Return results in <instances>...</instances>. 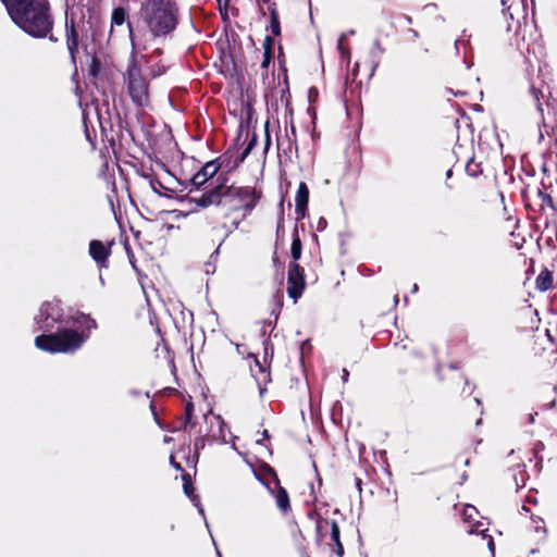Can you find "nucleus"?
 <instances>
[{"instance_id":"24","label":"nucleus","mask_w":557,"mask_h":557,"mask_svg":"<svg viewBox=\"0 0 557 557\" xmlns=\"http://www.w3.org/2000/svg\"><path fill=\"white\" fill-rule=\"evenodd\" d=\"M271 32L274 36H278L281 34L280 21L277 12L274 8L271 9Z\"/></svg>"},{"instance_id":"35","label":"nucleus","mask_w":557,"mask_h":557,"mask_svg":"<svg viewBox=\"0 0 557 557\" xmlns=\"http://www.w3.org/2000/svg\"><path fill=\"white\" fill-rule=\"evenodd\" d=\"M534 530L536 533H545L544 522L541 518L533 519Z\"/></svg>"},{"instance_id":"41","label":"nucleus","mask_w":557,"mask_h":557,"mask_svg":"<svg viewBox=\"0 0 557 557\" xmlns=\"http://www.w3.org/2000/svg\"><path fill=\"white\" fill-rule=\"evenodd\" d=\"M349 372L347 369H343L342 380L344 383L348 381Z\"/></svg>"},{"instance_id":"55","label":"nucleus","mask_w":557,"mask_h":557,"mask_svg":"<svg viewBox=\"0 0 557 557\" xmlns=\"http://www.w3.org/2000/svg\"><path fill=\"white\" fill-rule=\"evenodd\" d=\"M219 7L221 8V0H218Z\"/></svg>"},{"instance_id":"50","label":"nucleus","mask_w":557,"mask_h":557,"mask_svg":"<svg viewBox=\"0 0 557 557\" xmlns=\"http://www.w3.org/2000/svg\"><path fill=\"white\" fill-rule=\"evenodd\" d=\"M417 290H418V285H417V284H414V285L412 286V293H416Z\"/></svg>"},{"instance_id":"51","label":"nucleus","mask_w":557,"mask_h":557,"mask_svg":"<svg viewBox=\"0 0 557 557\" xmlns=\"http://www.w3.org/2000/svg\"><path fill=\"white\" fill-rule=\"evenodd\" d=\"M282 220L280 221L278 225H277V232H280V230L282 228Z\"/></svg>"},{"instance_id":"54","label":"nucleus","mask_w":557,"mask_h":557,"mask_svg":"<svg viewBox=\"0 0 557 557\" xmlns=\"http://www.w3.org/2000/svg\"><path fill=\"white\" fill-rule=\"evenodd\" d=\"M542 123L544 124V126L546 125L544 116L542 117Z\"/></svg>"},{"instance_id":"29","label":"nucleus","mask_w":557,"mask_h":557,"mask_svg":"<svg viewBox=\"0 0 557 557\" xmlns=\"http://www.w3.org/2000/svg\"><path fill=\"white\" fill-rule=\"evenodd\" d=\"M194 413V405L193 403H187L185 406V419L183 423V429L186 430L187 425L190 423Z\"/></svg>"},{"instance_id":"33","label":"nucleus","mask_w":557,"mask_h":557,"mask_svg":"<svg viewBox=\"0 0 557 557\" xmlns=\"http://www.w3.org/2000/svg\"><path fill=\"white\" fill-rule=\"evenodd\" d=\"M207 438V436H200L195 440L194 449L196 455H198L199 450L206 446Z\"/></svg>"},{"instance_id":"17","label":"nucleus","mask_w":557,"mask_h":557,"mask_svg":"<svg viewBox=\"0 0 557 557\" xmlns=\"http://www.w3.org/2000/svg\"><path fill=\"white\" fill-rule=\"evenodd\" d=\"M274 41L270 36H267L263 40V59L261 67L268 69L272 61Z\"/></svg>"},{"instance_id":"32","label":"nucleus","mask_w":557,"mask_h":557,"mask_svg":"<svg viewBox=\"0 0 557 557\" xmlns=\"http://www.w3.org/2000/svg\"><path fill=\"white\" fill-rule=\"evenodd\" d=\"M344 39H345V35L343 34V35H341V37L337 40V49L339 50L342 57H346L347 59H349V52L344 47Z\"/></svg>"},{"instance_id":"28","label":"nucleus","mask_w":557,"mask_h":557,"mask_svg":"<svg viewBox=\"0 0 557 557\" xmlns=\"http://www.w3.org/2000/svg\"><path fill=\"white\" fill-rule=\"evenodd\" d=\"M326 524L331 525V537L335 544L341 543L339 541V527L336 521H325Z\"/></svg>"},{"instance_id":"1","label":"nucleus","mask_w":557,"mask_h":557,"mask_svg":"<svg viewBox=\"0 0 557 557\" xmlns=\"http://www.w3.org/2000/svg\"><path fill=\"white\" fill-rule=\"evenodd\" d=\"M181 21L177 0H144L138 11L137 25L127 23L133 54L146 51L153 42H163L174 36Z\"/></svg>"},{"instance_id":"53","label":"nucleus","mask_w":557,"mask_h":557,"mask_svg":"<svg viewBox=\"0 0 557 557\" xmlns=\"http://www.w3.org/2000/svg\"><path fill=\"white\" fill-rule=\"evenodd\" d=\"M446 175L449 177L451 175V170H448Z\"/></svg>"},{"instance_id":"30","label":"nucleus","mask_w":557,"mask_h":557,"mask_svg":"<svg viewBox=\"0 0 557 557\" xmlns=\"http://www.w3.org/2000/svg\"><path fill=\"white\" fill-rule=\"evenodd\" d=\"M502 1V5H503V15L504 17L506 18V21L509 20H513V15L509 12L510 9H511V0H500Z\"/></svg>"},{"instance_id":"46","label":"nucleus","mask_w":557,"mask_h":557,"mask_svg":"<svg viewBox=\"0 0 557 557\" xmlns=\"http://www.w3.org/2000/svg\"><path fill=\"white\" fill-rule=\"evenodd\" d=\"M96 73H97L96 65H95V64H92V66H91V74H92V75H96Z\"/></svg>"},{"instance_id":"23","label":"nucleus","mask_w":557,"mask_h":557,"mask_svg":"<svg viewBox=\"0 0 557 557\" xmlns=\"http://www.w3.org/2000/svg\"><path fill=\"white\" fill-rule=\"evenodd\" d=\"M479 527H480V523L478 525L472 527L469 530V533L482 534L483 540L487 541L486 544H487L491 553L493 554L494 553V541H493V537L491 535L485 534L486 530H480Z\"/></svg>"},{"instance_id":"44","label":"nucleus","mask_w":557,"mask_h":557,"mask_svg":"<svg viewBox=\"0 0 557 557\" xmlns=\"http://www.w3.org/2000/svg\"><path fill=\"white\" fill-rule=\"evenodd\" d=\"M268 438H269V433H268V431H267V430H264V431L262 432V440H268Z\"/></svg>"},{"instance_id":"52","label":"nucleus","mask_w":557,"mask_h":557,"mask_svg":"<svg viewBox=\"0 0 557 557\" xmlns=\"http://www.w3.org/2000/svg\"><path fill=\"white\" fill-rule=\"evenodd\" d=\"M394 302H395V305H397V304H398V296H397V295H396V296H395V298H394Z\"/></svg>"},{"instance_id":"27","label":"nucleus","mask_w":557,"mask_h":557,"mask_svg":"<svg viewBox=\"0 0 557 557\" xmlns=\"http://www.w3.org/2000/svg\"><path fill=\"white\" fill-rule=\"evenodd\" d=\"M218 255L219 248L210 256V260L205 264V272L207 274L214 273Z\"/></svg>"},{"instance_id":"31","label":"nucleus","mask_w":557,"mask_h":557,"mask_svg":"<svg viewBox=\"0 0 557 557\" xmlns=\"http://www.w3.org/2000/svg\"><path fill=\"white\" fill-rule=\"evenodd\" d=\"M165 65L163 64H156V65H151L149 67V74L152 76V77H158L160 75H162L163 73H165Z\"/></svg>"},{"instance_id":"13","label":"nucleus","mask_w":557,"mask_h":557,"mask_svg":"<svg viewBox=\"0 0 557 557\" xmlns=\"http://www.w3.org/2000/svg\"><path fill=\"white\" fill-rule=\"evenodd\" d=\"M183 480H184V493L186 496L191 500L195 507H197L199 513L205 517V510L201 506L200 498L198 495L195 494V488L190 482V475L188 473H183Z\"/></svg>"},{"instance_id":"48","label":"nucleus","mask_w":557,"mask_h":557,"mask_svg":"<svg viewBox=\"0 0 557 557\" xmlns=\"http://www.w3.org/2000/svg\"><path fill=\"white\" fill-rule=\"evenodd\" d=\"M511 29H512V25H511V23L508 22L507 23V30L510 32Z\"/></svg>"},{"instance_id":"7","label":"nucleus","mask_w":557,"mask_h":557,"mask_svg":"<svg viewBox=\"0 0 557 557\" xmlns=\"http://www.w3.org/2000/svg\"><path fill=\"white\" fill-rule=\"evenodd\" d=\"M306 282L304 270L297 262H290L288 265L287 294L296 302L305 289Z\"/></svg>"},{"instance_id":"42","label":"nucleus","mask_w":557,"mask_h":557,"mask_svg":"<svg viewBox=\"0 0 557 557\" xmlns=\"http://www.w3.org/2000/svg\"><path fill=\"white\" fill-rule=\"evenodd\" d=\"M46 38H48L52 42H57L58 41V38L55 36H53L52 32Z\"/></svg>"},{"instance_id":"45","label":"nucleus","mask_w":557,"mask_h":557,"mask_svg":"<svg viewBox=\"0 0 557 557\" xmlns=\"http://www.w3.org/2000/svg\"><path fill=\"white\" fill-rule=\"evenodd\" d=\"M228 0H221V7L224 5V8L227 7Z\"/></svg>"},{"instance_id":"18","label":"nucleus","mask_w":557,"mask_h":557,"mask_svg":"<svg viewBox=\"0 0 557 557\" xmlns=\"http://www.w3.org/2000/svg\"><path fill=\"white\" fill-rule=\"evenodd\" d=\"M301 251H302L301 240L298 235V230L295 228L293 232V242H292V247H290V255L293 258V262H297V260L300 259Z\"/></svg>"},{"instance_id":"2","label":"nucleus","mask_w":557,"mask_h":557,"mask_svg":"<svg viewBox=\"0 0 557 557\" xmlns=\"http://www.w3.org/2000/svg\"><path fill=\"white\" fill-rule=\"evenodd\" d=\"M227 181L226 176L219 175L208 190L199 197H194L193 200L201 208L222 206L231 211L243 210V218H245L258 203L261 191L256 187L228 185Z\"/></svg>"},{"instance_id":"9","label":"nucleus","mask_w":557,"mask_h":557,"mask_svg":"<svg viewBox=\"0 0 557 557\" xmlns=\"http://www.w3.org/2000/svg\"><path fill=\"white\" fill-rule=\"evenodd\" d=\"M89 255L99 269H106L111 255V245H106L101 240H91L89 243Z\"/></svg>"},{"instance_id":"6","label":"nucleus","mask_w":557,"mask_h":557,"mask_svg":"<svg viewBox=\"0 0 557 557\" xmlns=\"http://www.w3.org/2000/svg\"><path fill=\"white\" fill-rule=\"evenodd\" d=\"M63 312L59 302H45L35 317L38 331L50 332L57 323H63Z\"/></svg>"},{"instance_id":"40","label":"nucleus","mask_w":557,"mask_h":557,"mask_svg":"<svg viewBox=\"0 0 557 557\" xmlns=\"http://www.w3.org/2000/svg\"><path fill=\"white\" fill-rule=\"evenodd\" d=\"M170 461H171V465H172L176 470H181V471H183V468L181 467V465H180L178 462H176V461L174 460V458H173V457H171Z\"/></svg>"},{"instance_id":"49","label":"nucleus","mask_w":557,"mask_h":557,"mask_svg":"<svg viewBox=\"0 0 557 557\" xmlns=\"http://www.w3.org/2000/svg\"><path fill=\"white\" fill-rule=\"evenodd\" d=\"M238 225H239V221H234V222H233V226H234L235 228H237V227H238Z\"/></svg>"},{"instance_id":"11","label":"nucleus","mask_w":557,"mask_h":557,"mask_svg":"<svg viewBox=\"0 0 557 557\" xmlns=\"http://www.w3.org/2000/svg\"><path fill=\"white\" fill-rule=\"evenodd\" d=\"M255 364L251 366V373L257 382L260 395L267 391V384L271 382L269 368L261 364L258 359H255Z\"/></svg>"},{"instance_id":"47","label":"nucleus","mask_w":557,"mask_h":557,"mask_svg":"<svg viewBox=\"0 0 557 557\" xmlns=\"http://www.w3.org/2000/svg\"><path fill=\"white\" fill-rule=\"evenodd\" d=\"M270 145V135L267 134V143H265V148H268Z\"/></svg>"},{"instance_id":"5","label":"nucleus","mask_w":557,"mask_h":557,"mask_svg":"<svg viewBox=\"0 0 557 557\" xmlns=\"http://www.w3.org/2000/svg\"><path fill=\"white\" fill-rule=\"evenodd\" d=\"M135 55L132 53V60L124 73V82L133 103L138 108H144L150 103L149 83L143 75Z\"/></svg>"},{"instance_id":"26","label":"nucleus","mask_w":557,"mask_h":557,"mask_svg":"<svg viewBox=\"0 0 557 557\" xmlns=\"http://www.w3.org/2000/svg\"><path fill=\"white\" fill-rule=\"evenodd\" d=\"M478 515V510L474 506L467 505L463 508L462 517L466 522H470L474 520L475 516Z\"/></svg>"},{"instance_id":"20","label":"nucleus","mask_w":557,"mask_h":557,"mask_svg":"<svg viewBox=\"0 0 557 557\" xmlns=\"http://www.w3.org/2000/svg\"><path fill=\"white\" fill-rule=\"evenodd\" d=\"M126 17H127V12L124 8H122V7L115 8L113 10L112 16H111V27L123 25L126 21Z\"/></svg>"},{"instance_id":"39","label":"nucleus","mask_w":557,"mask_h":557,"mask_svg":"<svg viewBox=\"0 0 557 557\" xmlns=\"http://www.w3.org/2000/svg\"><path fill=\"white\" fill-rule=\"evenodd\" d=\"M335 545H336V554H337L338 556H343V554H344V547H343L342 543H338V544H335Z\"/></svg>"},{"instance_id":"15","label":"nucleus","mask_w":557,"mask_h":557,"mask_svg":"<svg viewBox=\"0 0 557 557\" xmlns=\"http://www.w3.org/2000/svg\"><path fill=\"white\" fill-rule=\"evenodd\" d=\"M535 286L541 292L550 289L553 286V273L547 269L541 271L535 280Z\"/></svg>"},{"instance_id":"8","label":"nucleus","mask_w":557,"mask_h":557,"mask_svg":"<svg viewBox=\"0 0 557 557\" xmlns=\"http://www.w3.org/2000/svg\"><path fill=\"white\" fill-rule=\"evenodd\" d=\"M206 422L210 425V429L206 436L208 440L218 443H226L230 429L227 428L224 420L219 414L205 416Z\"/></svg>"},{"instance_id":"38","label":"nucleus","mask_w":557,"mask_h":557,"mask_svg":"<svg viewBox=\"0 0 557 557\" xmlns=\"http://www.w3.org/2000/svg\"><path fill=\"white\" fill-rule=\"evenodd\" d=\"M255 144H256V138H252V140L248 144L247 148L245 149L243 158H245L246 156L249 154V152L253 148Z\"/></svg>"},{"instance_id":"34","label":"nucleus","mask_w":557,"mask_h":557,"mask_svg":"<svg viewBox=\"0 0 557 557\" xmlns=\"http://www.w3.org/2000/svg\"><path fill=\"white\" fill-rule=\"evenodd\" d=\"M539 196L542 199V206H548V207H552V208L554 207L553 206V199H552V197L548 194H545L543 191H539Z\"/></svg>"},{"instance_id":"36","label":"nucleus","mask_w":557,"mask_h":557,"mask_svg":"<svg viewBox=\"0 0 557 557\" xmlns=\"http://www.w3.org/2000/svg\"><path fill=\"white\" fill-rule=\"evenodd\" d=\"M277 147H278V149H282V150H283V148L288 147V141H287L286 136L284 138H281V137L277 138Z\"/></svg>"},{"instance_id":"21","label":"nucleus","mask_w":557,"mask_h":557,"mask_svg":"<svg viewBox=\"0 0 557 557\" xmlns=\"http://www.w3.org/2000/svg\"><path fill=\"white\" fill-rule=\"evenodd\" d=\"M466 172L472 177L479 176L482 173L481 163L476 162L474 159H470L466 164Z\"/></svg>"},{"instance_id":"22","label":"nucleus","mask_w":557,"mask_h":557,"mask_svg":"<svg viewBox=\"0 0 557 557\" xmlns=\"http://www.w3.org/2000/svg\"><path fill=\"white\" fill-rule=\"evenodd\" d=\"M211 177L202 170L200 169L191 178V184L200 188L202 187Z\"/></svg>"},{"instance_id":"16","label":"nucleus","mask_w":557,"mask_h":557,"mask_svg":"<svg viewBox=\"0 0 557 557\" xmlns=\"http://www.w3.org/2000/svg\"><path fill=\"white\" fill-rule=\"evenodd\" d=\"M275 500L278 509L282 512H287L290 509L289 504V496L286 492V490L282 486H277L276 493H275Z\"/></svg>"},{"instance_id":"10","label":"nucleus","mask_w":557,"mask_h":557,"mask_svg":"<svg viewBox=\"0 0 557 557\" xmlns=\"http://www.w3.org/2000/svg\"><path fill=\"white\" fill-rule=\"evenodd\" d=\"M65 38H66V47L69 54L71 57L72 63L76 62V53L78 52V32L76 29V24L73 18H65Z\"/></svg>"},{"instance_id":"4","label":"nucleus","mask_w":557,"mask_h":557,"mask_svg":"<svg viewBox=\"0 0 557 557\" xmlns=\"http://www.w3.org/2000/svg\"><path fill=\"white\" fill-rule=\"evenodd\" d=\"M12 21L24 33L36 39L46 38L54 26L49 2L39 0H35Z\"/></svg>"},{"instance_id":"37","label":"nucleus","mask_w":557,"mask_h":557,"mask_svg":"<svg viewBox=\"0 0 557 557\" xmlns=\"http://www.w3.org/2000/svg\"><path fill=\"white\" fill-rule=\"evenodd\" d=\"M161 54H162V49L157 48L153 50V52L151 53V55L149 58H146V57H143V58L145 59L146 63H149L151 61L150 58H152L153 55H161Z\"/></svg>"},{"instance_id":"43","label":"nucleus","mask_w":557,"mask_h":557,"mask_svg":"<svg viewBox=\"0 0 557 557\" xmlns=\"http://www.w3.org/2000/svg\"><path fill=\"white\" fill-rule=\"evenodd\" d=\"M535 99H536V101H539V97H537V95H536V94H535ZM537 109H539V111L543 114V107H542V103L537 102Z\"/></svg>"},{"instance_id":"25","label":"nucleus","mask_w":557,"mask_h":557,"mask_svg":"<svg viewBox=\"0 0 557 557\" xmlns=\"http://www.w3.org/2000/svg\"><path fill=\"white\" fill-rule=\"evenodd\" d=\"M211 178H213L220 170V164L216 160L207 162L201 168Z\"/></svg>"},{"instance_id":"12","label":"nucleus","mask_w":557,"mask_h":557,"mask_svg":"<svg viewBox=\"0 0 557 557\" xmlns=\"http://www.w3.org/2000/svg\"><path fill=\"white\" fill-rule=\"evenodd\" d=\"M309 201V188L306 183L301 182L295 196V212L297 219H304L307 212Z\"/></svg>"},{"instance_id":"3","label":"nucleus","mask_w":557,"mask_h":557,"mask_svg":"<svg viewBox=\"0 0 557 557\" xmlns=\"http://www.w3.org/2000/svg\"><path fill=\"white\" fill-rule=\"evenodd\" d=\"M72 320L76 330L63 329L55 334L39 335L35 338L36 347L51 354L77 350L88 338L90 331L96 327V322L83 313L73 317Z\"/></svg>"},{"instance_id":"19","label":"nucleus","mask_w":557,"mask_h":557,"mask_svg":"<svg viewBox=\"0 0 557 557\" xmlns=\"http://www.w3.org/2000/svg\"><path fill=\"white\" fill-rule=\"evenodd\" d=\"M286 138L288 141V147L283 148L284 154H290L294 150L297 151V138H296V128L294 124H290V133L286 129Z\"/></svg>"},{"instance_id":"14","label":"nucleus","mask_w":557,"mask_h":557,"mask_svg":"<svg viewBox=\"0 0 557 557\" xmlns=\"http://www.w3.org/2000/svg\"><path fill=\"white\" fill-rule=\"evenodd\" d=\"M35 0H1L11 20L14 18L21 11L25 10Z\"/></svg>"}]
</instances>
